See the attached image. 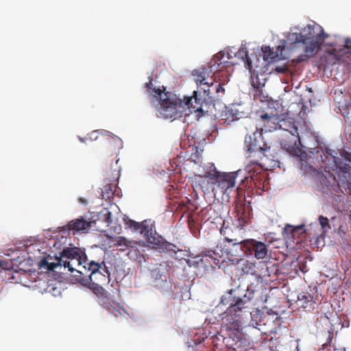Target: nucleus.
<instances>
[{
  "label": "nucleus",
  "instance_id": "nucleus-14",
  "mask_svg": "<svg viewBox=\"0 0 351 351\" xmlns=\"http://www.w3.org/2000/svg\"><path fill=\"white\" fill-rule=\"evenodd\" d=\"M195 183L204 193L213 192L214 195H216L215 169L206 171L203 175H195Z\"/></svg>",
  "mask_w": 351,
  "mask_h": 351
},
{
  "label": "nucleus",
  "instance_id": "nucleus-43",
  "mask_svg": "<svg viewBox=\"0 0 351 351\" xmlns=\"http://www.w3.org/2000/svg\"><path fill=\"white\" fill-rule=\"evenodd\" d=\"M136 260H138V263H141L142 260L145 261V258H144V256L143 255H141V256H136Z\"/></svg>",
  "mask_w": 351,
  "mask_h": 351
},
{
  "label": "nucleus",
  "instance_id": "nucleus-39",
  "mask_svg": "<svg viewBox=\"0 0 351 351\" xmlns=\"http://www.w3.org/2000/svg\"><path fill=\"white\" fill-rule=\"evenodd\" d=\"M213 88L215 89V91L217 93H223L225 91L223 84H216V85L214 84V86Z\"/></svg>",
  "mask_w": 351,
  "mask_h": 351
},
{
  "label": "nucleus",
  "instance_id": "nucleus-2",
  "mask_svg": "<svg viewBox=\"0 0 351 351\" xmlns=\"http://www.w3.org/2000/svg\"><path fill=\"white\" fill-rule=\"evenodd\" d=\"M322 165H320V169H324V171L328 173L330 178H332V188L336 186L339 188L343 192V190L351 195V167L346 163H343L336 156L335 151L325 148L320 155Z\"/></svg>",
  "mask_w": 351,
  "mask_h": 351
},
{
  "label": "nucleus",
  "instance_id": "nucleus-28",
  "mask_svg": "<svg viewBox=\"0 0 351 351\" xmlns=\"http://www.w3.org/2000/svg\"><path fill=\"white\" fill-rule=\"evenodd\" d=\"M262 51L263 53L264 60L267 61L268 62H274L278 58V53L274 51L273 49L270 47H268V46L263 47Z\"/></svg>",
  "mask_w": 351,
  "mask_h": 351
},
{
  "label": "nucleus",
  "instance_id": "nucleus-29",
  "mask_svg": "<svg viewBox=\"0 0 351 351\" xmlns=\"http://www.w3.org/2000/svg\"><path fill=\"white\" fill-rule=\"evenodd\" d=\"M236 56L244 62L247 65V69H251L252 61L249 57L248 51L245 48H240L237 52Z\"/></svg>",
  "mask_w": 351,
  "mask_h": 351
},
{
  "label": "nucleus",
  "instance_id": "nucleus-26",
  "mask_svg": "<svg viewBox=\"0 0 351 351\" xmlns=\"http://www.w3.org/2000/svg\"><path fill=\"white\" fill-rule=\"evenodd\" d=\"M236 217L239 221V224L243 226L247 221V216L245 212V206L243 204H237L235 206Z\"/></svg>",
  "mask_w": 351,
  "mask_h": 351
},
{
  "label": "nucleus",
  "instance_id": "nucleus-46",
  "mask_svg": "<svg viewBox=\"0 0 351 351\" xmlns=\"http://www.w3.org/2000/svg\"><path fill=\"white\" fill-rule=\"evenodd\" d=\"M97 133V131H94V132L92 133V135H93V134H96Z\"/></svg>",
  "mask_w": 351,
  "mask_h": 351
},
{
  "label": "nucleus",
  "instance_id": "nucleus-8",
  "mask_svg": "<svg viewBox=\"0 0 351 351\" xmlns=\"http://www.w3.org/2000/svg\"><path fill=\"white\" fill-rule=\"evenodd\" d=\"M214 82L215 79L213 78L212 75L210 76L208 84H206V82H204L199 85H197L198 87V90H195L193 92V97H187L184 98V101L182 100V102L184 103L186 101L188 98L191 99L190 104L185 106L184 112L186 108H193L195 112H202V106L204 103H211L212 97L210 96V88L214 86Z\"/></svg>",
  "mask_w": 351,
  "mask_h": 351
},
{
  "label": "nucleus",
  "instance_id": "nucleus-36",
  "mask_svg": "<svg viewBox=\"0 0 351 351\" xmlns=\"http://www.w3.org/2000/svg\"><path fill=\"white\" fill-rule=\"evenodd\" d=\"M102 213L104 221L107 223L108 226H109L112 221L111 213L108 209L105 208L102 211Z\"/></svg>",
  "mask_w": 351,
  "mask_h": 351
},
{
  "label": "nucleus",
  "instance_id": "nucleus-44",
  "mask_svg": "<svg viewBox=\"0 0 351 351\" xmlns=\"http://www.w3.org/2000/svg\"><path fill=\"white\" fill-rule=\"evenodd\" d=\"M79 202L83 204H87V203H88L87 200L84 198H80Z\"/></svg>",
  "mask_w": 351,
  "mask_h": 351
},
{
  "label": "nucleus",
  "instance_id": "nucleus-10",
  "mask_svg": "<svg viewBox=\"0 0 351 351\" xmlns=\"http://www.w3.org/2000/svg\"><path fill=\"white\" fill-rule=\"evenodd\" d=\"M215 193L217 195H229L235 187L238 171L220 172L215 167Z\"/></svg>",
  "mask_w": 351,
  "mask_h": 351
},
{
  "label": "nucleus",
  "instance_id": "nucleus-20",
  "mask_svg": "<svg viewBox=\"0 0 351 351\" xmlns=\"http://www.w3.org/2000/svg\"><path fill=\"white\" fill-rule=\"evenodd\" d=\"M250 300V296H247L246 295H245L243 298H234L233 302L227 309L228 313H234V315L241 316L242 311L248 308L247 304Z\"/></svg>",
  "mask_w": 351,
  "mask_h": 351
},
{
  "label": "nucleus",
  "instance_id": "nucleus-37",
  "mask_svg": "<svg viewBox=\"0 0 351 351\" xmlns=\"http://www.w3.org/2000/svg\"><path fill=\"white\" fill-rule=\"evenodd\" d=\"M273 71H276L278 73H285L289 71V66L287 64H282L275 66Z\"/></svg>",
  "mask_w": 351,
  "mask_h": 351
},
{
  "label": "nucleus",
  "instance_id": "nucleus-7",
  "mask_svg": "<svg viewBox=\"0 0 351 351\" xmlns=\"http://www.w3.org/2000/svg\"><path fill=\"white\" fill-rule=\"evenodd\" d=\"M88 267L84 275L79 280L83 282L90 281L96 287L97 295L99 298H102V302L106 300V292L101 287L107 281V276L101 271V265L94 261L87 263Z\"/></svg>",
  "mask_w": 351,
  "mask_h": 351
},
{
  "label": "nucleus",
  "instance_id": "nucleus-49",
  "mask_svg": "<svg viewBox=\"0 0 351 351\" xmlns=\"http://www.w3.org/2000/svg\"><path fill=\"white\" fill-rule=\"evenodd\" d=\"M350 139H351V134H350Z\"/></svg>",
  "mask_w": 351,
  "mask_h": 351
},
{
  "label": "nucleus",
  "instance_id": "nucleus-11",
  "mask_svg": "<svg viewBox=\"0 0 351 351\" xmlns=\"http://www.w3.org/2000/svg\"><path fill=\"white\" fill-rule=\"evenodd\" d=\"M241 274L251 275L257 278H263L269 277L271 271L266 262L260 261L252 263L248 261H243V263L239 267Z\"/></svg>",
  "mask_w": 351,
  "mask_h": 351
},
{
  "label": "nucleus",
  "instance_id": "nucleus-42",
  "mask_svg": "<svg viewBox=\"0 0 351 351\" xmlns=\"http://www.w3.org/2000/svg\"><path fill=\"white\" fill-rule=\"evenodd\" d=\"M8 264L5 263L4 261L0 260V271L1 269H8Z\"/></svg>",
  "mask_w": 351,
  "mask_h": 351
},
{
  "label": "nucleus",
  "instance_id": "nucleus-1",
  "mask_svg": "<svg viewBox=\"0 0 351 351\" xmlns=\"http://www.w3.org/2000/svg\"><path fill=\"white\" fill-rule=\"evenodd\" d=\"M296 32H290L287 40L291 49L302 48L304 53L296 59L297 62L307 61L320 49L325 40L329 36L322 27L318 24H308L302 29L295 28Z\"/></svg>",
  "mask_w": 351,
  "mask_h": 351
},
{
  "label": "nucleus",
  "instance_id": "nucleus-35",
  "mask_svg": "<svg viewBox=\"0 0 351 351\" xmlns=\"http://www.w3.org/2000/svg\"><path fill=\"white\" fill-rule=\"evenodd\" d=\"M29 274L27 273H19L18 271L15 272V275L12 276V279L16 278L17 280L19 281L21 284H25L26 281L25 280V278L28 276Z\"/></svg>",
  "mask_w": 351,
  "mask_h": 351
},
{
  "label": "nucleus",
  "instance_id": "nucleus-4",
  "mask_svg": "<svg viewBox=\"0 0 351 351\" xmlns=\"http://www.w3.org/2000/svg\"><path fill=\"white\" fill-rule=\"evenodd\" d=\"M148 93L157 99H159L160 108L158 110V116L165 119H176L181 117L186 105L190 104L191 99L188 98L183 103L182 100L177 98L175 95L169 92H165L160 88L154 86L152 79L146 84Z\"/></svg>",
  "mask_w": 351,
  "mask_h": 351
},
{
  "label": "nucleus",
  "instance_id": "nucleus-45",
  "mask_svg": "<svg viewBox=\"0 0 351 351\" xmlns=\"http://www.w3.org/2000/svg\"><path fill=\"white\" fill-rule=\"evenodd\" d=\"M214 167H215L214 166V165H212V166H211V167H210V170H213V169H214Z\"/></svg>",
  "mask_w": 351,
  "mask_h": 351
},
{
  "label": "nucleus",
  "instance_id": "nucleus-47",
  "mask_svg": "<svg viewBox=\"0 0 351 351\" xmlns=\"http://www.w3.org/2000/svg\"><path fill=\"white\" fill-rule=\"evenodd\" d=\"M80 138V141H82V142H84V141L83 140V138Z\"/></svg>",
  "mask_w": 351,
  "mask_h": 351
},
{
  "label": "nucleus",
  "instance_id": "nucleus-21",
  "mask_svg": "<svg viewBox=\"0 0 351 351\" xmlns=\"http://www.w3.org/2000/svg\"><path fill=\"white\" fill-rule=\"evenodd\" d=\"M91 224V221L85 220L83 217L70 221L66 226L62 227L64 230L73 231V232L87 230Z\"/></svg>",
  "mask_w": 351,
  "mask_h": 351
},
{
  "label": "nucleus",
  "instance_id": "nucleus-48",
  "mask_svg": "<svg viewBox=\"0 0 351 351\" xmlns=\"http://www.w3.org/2000/svg\"><path fill=\"white\" fill-rule=\"evenodd\" d=\"M103 271L105 272V273H108L107 270L105 269H103Z\"/></svg>",
  "mask_w": 351,
  "mask_h": 351
},
{
  "label": "nucleus",
  "instance_id": "nucleus-31",
  "mask_svg": "<svg viewBox=\"0 0 351 351\" xmlns=\"http://www.w3.org/2000/svg\"><path fill=\"white\" fill-rule=\"evenodd\" d=\"M261 119L264 122L263 127H269L270 128H272L274 130L277 129V125L274 126H270L269 125V123H276V122L278 121V117L276 115H269L267 113H265L261 115Z\"/></svg>",
  "mask_w": 351,
  "mask_h": 351
},
{
  "label": "nucleus",
  "instance_id": "nucleus-13",
  "mask_svg": "<svg viewBox=\"0 0 351 351\" xmlns=\"http://www.w3.org/2000/svg\"><path fill=\"white\" fill-rule=\"evenodd\" d=\"M247 254L254 255L258 260L268 256V246L261 241L255 239H245L244 243Z\"/></svg>",
  "mask_w": 351,
  "mask_h": 351
},
{
  "label": "nucleus",
  "instance_id": "nucleus-23",
  "mask_svg": "<svg viewBox=\"0 0 351 351\" xmlns=\"http://www.w3.org/2000/svg\"><path fill=\"white\" fill-rule=\"evenodd\" d=\"M295 302L299 307L307 308L313 304V296L308 292H301L298 295Z\"/></svg>",
  "mask_w": 351,
  "mask_h": 351
},
{
  "label": "nucleus",
  "instance_id": "nucleus-12",
  "mask_svg": "<svg viewBox=\"0 0 351 351\" xmlns=\"http://www.w3.org/2000/svg\"><path fill=\"white\" fill-rule=\"evenodd\" d=\"M333 99L337 108L345 119L351 123V97L348 93H343L341 89L336 88Z\"/></svg>",
  "mask_w": 351,
  "mask_h": 351
},
{
  "label": "nucleus",
  "instance_id": "nucleus-30",
  "mask_svg": "<svg viewBox=\"0 0 351 351\" xmlns=\"http://www.w3.org/2000/svg\"><path fill=\"white\" fill-rule=\"evenodd\" d=\"M115 187L111 184H108L107 186H104V189L102 190L101 192V197L102 199H106V201L109 200V202H111V199L114 198V196L115 195L116 191H113L112 188Z\"/></svg>",
  "mask_w": 351,
  "mask_h": 351
},
{
  "label": "nucleus",
  "instance_id": "nucleus-40",
  "mask_svg": "<svg viewBox=\"0 0 351 351\" xmlns=\"http://www.w3.org/2000/svg\"><path fill=\"white\" fill-rule=\"evenodd\" d=\"M344 47L347 50V53H351V38H346Z\"/></svg>",
  "mask_w": 351,
  "mask_h": 351
},
{
  "label": "nucleus",
  "instance_id": "nucleus-17",
  "mask_svg": "<svg viewBox=\"0 0 351 351\" xmlns=\"http://www.w3.org/2000/svg\"><path fill=\"white\" fill-rule=\"evenodd\" d=\"M222 327L226 330L239 331L241 327V316L228 313L226 311L222 316Z\"/></svg>",
  "mask_w": 351,
  "mask_h": 351
},
{
  "label": "nucleus",
  "instance_id": "nucleus-27",
  "mask_svg": "<svg viewBox=\"0 0 351 351\" xmlns=\"http://www.w3.org/2000/svg\"><path fill=\"white\" fill-rule=\"evenodd\" d=\"M220 233L223 236L224 239L227 243L226 244L231 243L234 241L236 242V241L239 240L233 236V232L231 228L228 226H225L224 223L220 229Z\"/></svg>",
  "mask_w": 351,
  "mask_h": 351
},
{
  "label": "nucleus",
  "instance_id": "nucleus-24",
  "mask_svg": "<svg viewBox=\"0 0 351 351\" xmlns=\"http://www.w3.org/2000/svg\"><path fill=\"white\" fill-rule=\"evenodd\" d=\"M110 247H117L121 251L126 250L130 247V241L122 237H110Z\"/></svg>",
  "mask_w": 351,
  "mask_h": 351
},
{
  "label": "nucleus",
  "instance_id": "nucleus-19",
  "mask_svg": "<svg viewBox=\"0 0 351 351\" xmlns=\"http://www.w3.org/2000/svg\"><path fill=\"white\" fill-rule=\"evenodd\" d=\"M291 132L293 136L296 137V139L294 141V145H290L285 143L283 145L284 148H285L288 153L291 155L298 157H302L303 154H304V152L302 151V149H301V147H300L299 145H300L302 147H305L302 145L300 141V138L299 136V134L298 132V128L296 127H293V130Z\"/></svg>",
  "mask_w": 351,
  "mask_h": 351
},
{
  "label": "nucleus",
  "instance_id": "nucleus-5",
  "mask_svg": "<svg viewBox=\"0 0 351 351\" xmlns=\"http://www.w3.org/2000/svg\"><path fill=\"white\" fill-rule=\"evenodd\" d=\"M133 230L143 234L149 243L162 252L168 251L171 245L162 236L157 234L154 222L152 219H145L142 222L133 221Z\"/></svg>",
  "mask_w": 351,
  "mask_h": 351
},
{
  "label": "nucleus",
  "instance_id": "nucleus-3",
  "mask_svg": "<svg viewBox=\"0 0 351 351\" xmlns=\"http://www.w3.org/2000/svg\"><path fill=\"white\" fill-rule=\"evenodd\" d=\"M51 260L52 258L50 256L42 258L38 263L39 268L50 271H53L58 266L63 265L71 272L75 270L80 274L79 278L84 275L88 267L87 263H89L86 258H83L82 254L77 247L64 249L60 256L56 257V261H50Z\"/></svg>",
  "mask_w": 351,
  "mask_h": 351
},
{
  "label": "nucleus",
  "instance_id": "nucleus-32",
  "mask_svg": "<svg viewBox=\"0 0 351 351\" xmlns=\"http://www.w3.org/2000/svg\"><path fill=\"white\" fill-rule=\"evenodd\" d=\"M221 116L224 123L228 124L237 119V115L233 113L232 110L226 109L222 112Z\"/></svg>",
  "mask_w": 351,
  "mask_h": 351
},
{
  "label": "nucleus",
  "instance_id": "nucleus-33",
  "mask_svg": "<svg viewBox=\"0 0 351 351\" xmlns=\"http://www.w3.org/2000/svg\"><path fill=\"white\" fill-rule=\"evenodd\" d=\"M319 222L324 231H327L331 228L330 225L329 223L328 219L324 216L319 217Z\"/></svg>",
  "mask_w": 351,
  "mask_h": 351
},
{
  "label": "nucleus",
  "instance_id": "nucleus-25",
  "mask_svg": "<svg viewBox=\"0 0 351 351\" xmlns=\"http://www.w3.org/2000/svg\"><path fill=\"white\" fill-rule=\"evenodd\" d=\"M304 232V226L300 225L298 226H293L291 225H286L284 228V235L287 237L295 239L300 234Z\"/></svg>",
  "mask_w": 351,
  "mask_h": 351
},
{
  "label": "nucleus",
  "instance_id": "nucleus-18",
  "mask_svg": "<svg viewBox=\"0 0 351 351\" xmlns=\"http://www.w3.org/2000/svg\"><path fill=\"white\" fill-rule=\"evenodd\" d=\"M103 307L106 309L110 313L114 315L117 317L119 315L121 317H128L130 315L129 313L126 311L125 308H123L119 303L114 301L110 300L106 298V300L102 302Z\"/></svg>",
  "mask_w": 351,
  "mask_h": 351
},
{
  "label": "nucleus",
  "instance_id": "nucleus-6",
  "mask_svg": "<svg viewBox=\"0 0 351 351\" xmlns=\"http://www.w3.org/2000/svg\"><path fill=\"white\" fill-rule=\"evenodd\" d=\"M262 130V128L260 131L256 127L252 135H247L245 138V144L249 152L248 157L250 158L251 162L258 165H262L261 162L263 158L267 156L265 152L270 149V147L267 146L265 143L261 145Z\"/></svg>",
  "mask_w": 351,
  "mask_h": 351
},
{
  "label": "nucleus",
  "instance_id": "nucleus-22",
  "mask_svg": "<svg viewBox=\"0 0 351 351\" xmlns=\"http://www.w3.org/2000/svg\"><path fill=\"white\" fill-rule=\"evenodd\" d=\"M213 74V72H210V66L208 68H202L201 69H197L193 71V76L197 85H199L204 82L208 84L210 80L209 75Z\"/></svg>",
  "mask_w": 351,
  "mask_h": 351
},
{
  "label": "nucleus",
  "instance_id": "nucleus-38",
  "mask_svg": "<svg viewBox=\"0 0 351 351\" xmlns=\"http://www.w3.org/2000/svg\"><path fill=\"white\" fill-rule=\"evenodd\" d=\"M340 156L343 158L345 160L349 161L351 162V153L346 151V150H342L341 152H340Z\"/></svg>",
  "mask_w": 351,
  "mask_h": 351
},
{
  "label": "nucleus",
  "instance_id": "nucleus-41",
  "mask_svg": "<svg viewBox=\"0 0 351 351\" xmlns=\"http://www.w3.org/2000/svg\"><path fill=\"white\" fill-rule=\"evenodd\" d=\"M333 335H334V334H333L332 331L328 332V341H327V343H326L325 344L323 345L324 348H326L327 346V345H330L332 340L333 339Z\"/></svg>",
  "mask_w": 351,
  "mask_h": 351
},
{
  "label": "nucleus",
  "instance_id": "nucleus-15",
  "mask_svg": "<svg viewBox=\"0 0 351 351\" xmlns=\"http://www.w3.org/2000/svg\"><path fill=\"white\" fill-rule=\"evenodd\" d=\"M231 58L229 53H226L225 51H221L215 54L209 63L210 72H213V75H215L217 72L233 65L230 61Z\"/></svg>",
  "mask_w": 351,
  "mask_h": 351
},
{
  "label": "nucleus",
  "instance_id": "nucleus-9",
  "mask_svg": "<svg viewBox=\"0 0 351 351\" xmlns=\"http://www.w3.org/2000/svg\"><path fill=\"white\" fill-rule=\"evenodd\" d=\"M245 240H237L231 243L224 244L219 246L217 250L220 251L222 257L227 259L234 265L239 264L242 261L244 255L247 254L245 247H244Z\"/></svg>",
  "mask_w": 351,
  "mask_h": 351
},
{
  "label": "nucleus",
  "instance_id": "nucleus-16",
  "mask_svg": "<svg viewBox=\"0 0 351 351\" xmlns=\"http://www.w3.org/2000/svg\"><path fill=\"white\" fill-rule=\"evenodd\" d=\"M219 246H217L215 250H209L202 253L201 256V263L206 267L215 268L216 266L220 267L221 263L225 261L222 259V254H220V251L217 250Z\"/></svg>",
  "mask_w": 351,
  "mask_h": 351
},
{
  "label": "nucleus",
  "instance_id": "nucleus-34",
  "mask_svg": "<svg viewBox=\"0 0 351 351\" xmlns=\"http://www.w3.org/2000/svg\"><path fill=\"white\" fill-rule=\"evenodd\" d=\"M118 162V160L117 161ZM108 176L109 177V180H117L119 176H120V169L117 166V162H116V167L114 169L113 172L112 173H108Z\"/></svg>",
  "mask_w": 351,
  "mask_h": 351
}]
</instances>
